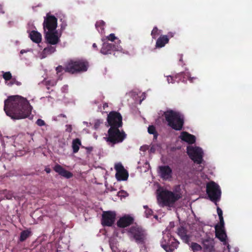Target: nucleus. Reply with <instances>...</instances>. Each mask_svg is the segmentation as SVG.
<instances>
[{
	"mask_svg": "<svg viewBox=\"0 0 252 252\" xmlns=\"http://www.w3.org/2000/svg\"><path fill=\"white\" fill-rule=\"evenodd\" d=\"M32 107L29 101L19 95L10 96L4 100L3 110L12 119L19 120L29 117Z\"/></svg>",
	"mask_w": 252,
	"mask_h": 252,
	"instance_id": "nucleus-1",
	"label": "nucleus"
},
{
	"mask_svg": "<svg viewBox=\"0 0 252 252\" xmlns=\"http://www.w3.org/2000/svg\"><path fill=\"white\" fill-rule=\"evenodd\" d=\"M162 116L167 123V125L173 129L180 131L183 129L185 123V116L180 112L168 109L163 112Z\"/></svg>",
	"mask_w": 252,
	"mask_h": 252,
	"instance_id": "nucleus-2",
	"label": "nucleus"
},
{
	"mask_svg": "<svg viewBox=\"0 0 252 252\" xmlns=\"http://www.w3.org/2000/svg\"><path fill=\"white\" fill-rule=\"evenodd\" d=\"M89 65V63L86 59H71L65 63V72L71 74L81 73L87 71Z\"/></svg>",
	"mask_w": 252,
	"mask_h": 252,
	"instance_id": "nucleus-3",
	"label": "nucleus"
},
{
	"mask_svg": "<svg viewBox=\"0 0 252 252\" xmlns=\"http://www.w3.org/2000/svg\"><path fill=\"white\" fill-rule=\"evenodd\" d=\"M181 195L178 193L166 189L159 192L158 195V200L162 206H172L177 201L181 198Z\"/></svg>",
	"mask_w": 252,
	"mask_h": 252,
	"instance_id": "nucleus-4",
	"label": "nucleus"
},
{
	"mask_svg": "<svg viewBox=\"0 0 252 252\" xmlns=\"http://www.w3.org/2000/svg\"><path fill=\"white\" fill-rule=\"evenodd\" d=\"M119 128L110 127L108 130V136L104 137L107 142L112 145L122 142L126 137L125 131H120Z\"/></svg>",
	"mask_w": 252,
	"mask_h": 252,
	"instance_id": "nucleus-5",
	"label": "nucleus"
},
{
	"mask_svg": "<svg viewBox=\"0 0 252 252\" xmlns=\"http://www.w3.org/2000/svg\"><path fill=\"white\" fill-rule=\"evenodd\" d=\"M206 192L210 199L214 202L220 200L221 190L219 186L213 181H211L207 184Z\"/></svg>",
	"mask_w": 252,
	"mask_h": 252,
	"instance_id": "nucleus-6",
	"label": "nucleus"
},
{
	"mask_svg": "<svg viewBox=\"0 0 252 252\" xmlns=\"http://www.w3.org/2000/svg\"><path fill=\"white\" fill-rule=\"evenodd\" d=\"M128 232L129 236L132 237L137 243H144L147 234L141 227L138 226H132L129 228Z\"/></svg>",
	"mask_w": 252,
	"mask_h": 252,
	"instance_id": "nucleus-7",
	"label": "nucleus"
},
{
	"mask_svg": "<svg viewBox=\"0 0 252 252\" xmlns=\"http://www.w3.org/2000/svg\"><path fill=\"white\" fill-rule=\"evenodd\" d=\"M57 22L58 19L55 16L48 13L44 17L43 23L44 32L57 31Z\"/></svg>",
	"mask_w": 252,
	"mask_h": 252,
	"instance_id": "nucleus-8",
	"label": "nucleus"
},
{
	"mask_svg": "<svg viewBox=\"0 0 252 252\" xmlns=\"http://www.w3.org/2000/svg\"><path fill=\"white\" fill-rule=\"evenodd\" d=\"M107 120L110 127H121L122 126V117L119 112H110L108 115Z\"/></svg>",
	"mask_w": 252,
	"mask_h": 252,
	"instance_id": "nucleus-9",
	"label": "nucleus"
},
{
	"mask_svg": "<svg viewBox=\"0 0 252 252\" xmlns=\"http://www.w3.org/2000/svg\"><path fill=\"white\" fill-rule=\"evenodd\" d=\"M188 155L190 158L196 163L200 164L203 160V151L200 148H188Z\"/></svg>",
	"mask_w": 252,
	"mask_h": 252,
	"instance_id": "nucleus-10",
	"label": "nucleus"
},
{
	"mask_svg": "<svg viewBox=\"0 0 252 252\" xmlns=\"http://www.w3.org/2000/svg\"><path fill=\"white\" fill-rule=\"evenodd\" d=\"M44 32L45 39L48 44L54 45L60 42V36L57 31H47Z\"/></svg>",
	"mask_w": 252,
	"mask_h": 252,
	"instance_id": "nucleus-11",
	"label": "nucleus"
},
{
	"mask_svg": "<svg viewBox=\"0 0 252 252\" xmlns=\"http://www.w3.org/2000/svg\"><path fill=\"white\" fill-rule=\"evenodd\" d=\"M114 168L116 171L115 176L118 181L127 180L128 177V173L121 163L116 164Z\"/></svg>",
	"mask_w": 252,
	"mask_h": 252,
	"instance_id": "nucleus-12",
	"label": "nucleus"
},
{
	"mask_svg": "<svg viewBox=\"0 0 252 252\" xmlns=\"http://www.w3.org/2000/svg\"><path fill=\"white\" fill-rule=\"evenodd\" d=\"M116 218V214L111 211L103 212L102 215L101 224L103 226H111L114 223Z\"/></svg>",
	"mask_w": 252,
	"mask_h": 252,
	"instance_id": "nucleus-13",
	"label": "nucleus"
},
{
	"mask_svg": "<svg viewBox=\"0 0 252 252\" xmlns=\"http://www.w3.org/2000/svg\"><path fill=\"white\" fill-rule=\"evenodd\" d=\"M158 169V173L163 180H167L172 177V170L168 165L159 166Z\"/></svg>",
	"mask_w": 252,
	"mask_h": 252,
	"instance_id": "nucleus-14",
	"label": "nucleus"
},
{
	"mask_svg": "<svg viewBox=\"0 0 252 252\" xmlns=\"http://www.w3.org/2000/svg\"><path fill=\"white\" fill-rule=\"evenodd\" d=\"M134 219L128 215L121 218L117 221V226L121 228H125L133 223Z\"/></svg>",
	"mask_w": 252,
	"mask_h": 252,
	"instance_id": "nucleus-15",
	"label": "nucleus"
},
{
	"mask_svg": "<svg viewBox=\"0 0 252 252\" xmlns=\"http://www.w3.org/2000/svg\"><path fill=\"white\" fill-rule=\"evenodd\" d=\"M54 170L58 173L60 175L66 178L69 179L73 177V174L65 170L64 168H63L61 165L57 164L55 165L53 168Z\"/></svg>",
	"mask_w": 252,
	"mask_h": 252,
	"instance_id": "nucleus-16",
	"label": "nucleus"
},
{
	"mask_svg": "<svg viewBox=\"0 0 252 252\" xmlns=\"http://www.w3.org/2000/svg\"><path fill=\"white\" fill-rule=\"evenodd\" d=\"M179 138L189 144H192L195 142L196 137L194 135L188 133L187 131H183L181 133Z\"/></svg>",
	"mask_w": 252,
	"mask_h": 252,
	"instance_id": "nucleus-17",
	"label": "nucleus"
},
{
	"mask_svg": "<svg viewBox=\"0 0 252 252\" xmlns=\"http://www.w3.org/2000/svg\"><path fill=\"white\" fill-rule=\"evenodd\" d=\"M118 46H116L112 43H104L101 47L100 52L102 54H111L113 51L118 49Z\"/></svg>",
	"mask_w": 252,
	"mask_h": 252,
	"instance_id": "nucleus-18",
	"label": "nucleus"
},
{
	"mask_svg": "<svg viewBox=\"0 0 252 252\" xmlns=\"http://www.w3.org/2000/svg\"><path fill=\"white\" fill-rule=\"evenodd\" d=\"M177 234L184 243L189 244L190 237L187 234V230L185 227H179L177 230Z\"/></svg>",
	"mask_w": 252,
	"mask_h": 252,
	"instance_id": "nucleus-19",
	"label": "nucleus"
},
{
	"mask_svg": "<svg viewBox=\"0 0 252 252\" xmlns=\"http://www.w3.org/2000/svg\"><path fill=\"white\" fill-rule=\"evenodd\" d=\"M179 244V241L174 238L172 239V241L171 242L169 247L167 246V245H165V243H164V244H162V248L166 252H173L178 248Z\"/></svg>",
	"mask_w": 252,
	"mask_h": 252,
	"instance_id": "nucleus-20",
	"label": "nucleus"
},
{
	"mask_svg": "<svg viewBox=\"0 0 252 252\" xmlns=\"http://www.w3.org/2000/svg\"><path fill=\"white\" fill-rule=\"evenodd\" d=\"M203 247L206 252H211L214 249L213 240L207 238L202 241Z\"/></svg>",
	"mask_w": 252,
	"mask_h": 252,
	"instance_id": "nucleus-21",
	"label": "nucleus"
},
{
	"mask_svg": "<svg viewBox=\"0 0 252 252\" xmlns=\"http://www.w3.org/2000/svg\"><path fill=\"white\" fill-rule=\"evenodd\" d=\"M169 42V39L167 35H161L158 38L156 43L157 48H162L164 47L166 44Z\"/></svg>",
	"mask_w": 252,
	"mask_h": 252,
	"instance_id": "nucleus-22",
	"label": "nucleus"
},
{
	"mask_svg": "<svg viewBox=\"0 0 252 252\" xmlns=\"http://www.w3.org/2000/svg\"><path fill=\"white\" fill-rule=\"evenodd\" d=\"M29 35L31 39L36 43H39L41 41V34L37 31H32Z\"/></svg>",
	"mask_w": 252,
	"mask_h": 252,
	"instance_id": "nucleus-23",
	"label": "nucleus"
},
{
	"mask_svg": "<svg viewBox=\"0 0 252 252\" xmlns=\"http://www.w3.org/2000/svg\"><path fill=\"white\" fill-rule=\"evenodd\" d=\"M215 234L220 241L225 242L226 241V234L224 229L215 228Z\"/></svg>",
	"mask_w": 252,
	"mask_h": 252,
	"instance_id": "nucleus-24",
	"label": "nucleus"
},
{
	"mask_svg": "<svg viewBox=\"0 0 252 252\" xmlns=\"http://www.w3.org/2000/svg\"><path fill=\"white\" fill-rule=\"evenodd\" d=\"M32 234V232L31 230L27 229L22 231L19 237V240L20 242L25 241L28 238L31 236Z\"/></svg>",
	"mask_w": 252,
	"mask_h": 252,
	"instance_id": "nucleus-25",
	"label": "nucleus"
},
{
	"mask_svg": "<svg viewBox=\"0 0 252 252\" xmlns=\"http://www.w3.org/2000/svg\"><path fill=\"white\" fill-rule=\"evenodd\" d=\"M173 238H174L172 237V236L169 233L167 234L166 235H164L160 242L161 247L162 248V244H164V243H165V245H167V246L169 247L171 244V242L172 241Z\"/></svg>",
	"mask_w": 252,
	"mask_h": 252,
	"instance_id": "nucleus-26",
	"label": "nucleus"
},
{
	"mask_svg": "<svg viewBox=\"0 0 252 252\" xmlns=\"http://www.w3.org/2000/svg\"><path fill=\"white\" fill-rule=\"evenodd\" d=\"M81 145V141L79 138H76L72 141V147L73 153H76L78 152Z\"/></svg>",
	"mask_w": 252,
	"mask_h": 252,
	"instance_id": "nucleus-27",
	"label": "nucleus"
},
{
	"mask_svg": "<svg viewBox=\"0 0 252 252\" xmlns=\"http://www.w3.org/2000/svg\"><path fill=\"white\" fill-rule=\"evenodd\" d=\"M51 45L48 46L44 49L42 51L43 57L45 58L47 55H50L56 51V48Z\"/></svg>",
	"mask_w": 252,
	"mask_h": 252,
	"instance_id": "nucleus-28",
	"label": "nucleus"
},
{
	"mask_svg": "<svg viewBox=\"0 0 252 252\" xmlns=\"http://www.w3.org/2000/svg\"><path fill=\"white\" fill-rule=\"evenodd\" d=\"M105 26V22L102 20L97 21L95 23V26L98 32L101 33L104 32V27Z\"/></svg>",
	"mask_w": 252,
	"mask_h": 252,
	"instance_id": "nucleus-29",
	"label": "nucleus"
},
{
	"mask_svg": "<svg viewBox=\"0 0 252 252\" xmlns=\"http://www.w3.org/2000/svg\"><path fill=\"white\" fill-rule=\"evenodd\" d=\"M184 74V72H181L180 73L177 74L175 76V77L172 76H167V80L168 83H175V80L178 78L182 77Z\"/></svg>",
	"mask_w": 252,
	"mask_h": 252,
	"instance_id": "nucleus-30",
	"label": "nucleus"
},
{
	"mask_svg": "<svg viewBox=\"0 0 252 252\" xmlns=\"http://www.w3.org/2000/svg\"><path fill=\"white\" fill-rule=\"evenodd\" d=\"M190 247L193 252H199L202 250V247L198 244L194 242L191 243Z\"/></svg>",
	"mask_w": 252,
	"mask_h": 252,
	"instance_id": "nucleus-31",
	"label": "nucleus"
},
{
	"mask_svg": "<svg viewBox=\"0 0 252 252\" xmlns=\"http://www.w3.org/2000/svg\"><path fill=\"white\" fill-rule=\"evenodd\" d=\"M57 81L54 79L47 80L45 82V85L47 87V88L49 89V86L53 87L57 84Z\"/></svg>",
	"mask_w": 252,
	"mask_h": 252,
	"instance_id": "nucleus-32",
	"label": "nucleus"
},
{
	"mask_svg": "<svg viewBox=\"0 0 252 252\" xmlns=\"http://www.w3.org/2000/svg\"><path fill=\"white\" fill-rule=\"evenodd\" d=\"M151 36L153 39H156L158 35L159 34V32L157 27H155L151 32Z\"/></svg>",
	"mask_w": 252,
	"mask_h": 252,
	"instance_id": "nucleus-33",
	"label": "nucleus"
},
{
	"mask_svg": "<svg viewBox=\"0 0 252 252\" xmlns=\"http://www.w3.org/2000/svg\"><path fill=\"white\" fill-rule=\"evenodd\" d=\"M2 76L6 81H10L12 78L11 73L9 71L3 72Z\"/></svg>",
	"mask_w": 252,
	"mask_h": 252,
	"instance_id": "nucleus-34",
	"label": "nucleus"
},
{
	"mask_svg": "<svg viewBox=\"0 0 252 252\" xmlns=\"http://www.w3.org/2000/svg\"><path fill=\"white\" fill-rule=\"evenodd\" d=\"M144 208L146 209L145 211V215L147 218H149L153 214V211L149 208L147 206H144Z\"/></svg>",
	"mask_w": 252,
	"mask_h": 252,
	"instance_id": "nucleus-35",
	"label": "nucleus"
},
{
	"mask_svg": "<svg viewBox=\"0 0 252 252\" xmlns=\"http://www.w3.org/2000/svg\"><path fill=\"white\" fill-rule=\"evenodd\" d=\"M220 223L215 226V228H221L224 229V222L223 218L219 219Z\"/></svg>",
	"mask_w": 252,
	"mask_h": 252,
	"instance_id": "nucleus-36",
	"label": "nucleus"
},
{
	"mask_svg": "<svg viewBox=\"0 0 252 252\" xmlns=\"http://www.w3.org/2000/svg\"><path fill=\"white\" fill-rule=\"evenodd\" d=\"M148 132L151 134H155L156 132H157L155 126L153 125L149 126L148 128Z\"/></svg>",
	"mask_w": 252,
	"mask_h": 252,
	"instance_id": "nucleus-37",
	"label": "nucleus"
},
{
	"mask_svg": "<svg viewBox=\"0 0 252 252\" xmlns=\"http://www.w3.org/2000/svg\"><path fill=\"white\" fill-rule=\"evenodd\" d=\"M9 84L11 86L14 84H16L17 86H20L21 85L22 83L18 81L15 78L12 77V78L10 80Z\"/></svg>",
	"mask_w": 252,
	"mask_h": 252,
	"instance_id": "nucleus-38",
	"label": "nucleus"
},
{
	"mask_svg": "<svg viewBox=\"0 0 252 252\" xmlns=\"http://www.w3.org/2000/svg\"><path fill=\"white\" fill-rule=\"evenodd\" d=\"M65 64H64V66L63 67L62 65H59L56 68V70L57 71V73H60L62 72L63 70L65 71Z\"/></svg>",
	"mask_w": 252,
	"mask_h": 252,
	"instance_id": "nucleus-39",
	"label": "nucleus"
},
{
	"mask_svg": "<svg viewBox=\"0 0 252 252\" xmlns=\"http://www.w3.org/2000/svg\"><path fill=\"white\" fill-rule=\"evenodd\" d=\"M36 124L38 126H43L45 125V122L41 119H37V120L36 122Z\"/></svg>",
	"mask_w": 252,
	"mask_h": 252,
	"instance_id": "nucleus-40",
	"label": "nucleus"
},
{
	"mask_svg": "<svg viewBox=\"0 0 252 252\" xmlns=\"http://www.w3.org/2000/svg\"><path fill=\"white\" fill-rule=\"evenodd\" d=\"M107 39L108 40L113 41L115 39H116V37L114 33H111L108 36H107Z\"/></svg>",
	"mask_w": 252,
	"mask_h": 252,
	"instance_id": "nucleus-41",
	"label": "nucleus"
},
{
	"mask_svg": "<svg viewBox=\"0 0 252 252\" xmlns=\"http://www.w3.org/2000/svg\"><path fill=\"white\" fill-rule=\"evenodd\" d=\"M217 211L219 219L222 218V211L221 210V209L220 207H218Z\"/></svg>",
	"mask_w": 252,
	"mask_h": 252,
	"instance_id": "nucleus-42",
	"label": "nucleus"
},
{
	"mask_svg": "<svg viewBox=\"0 0 252 252\" xmlns=\"http://www.w3.org/2000/svg\"><path fill=\"white\" fill-rule=\"evenodd\" d=\"M175 32H168L167 35H166L168 36V38L169 39V38L173 37L174 36V35H175Z\"/></svg>",
	"mask_w": 252,
	"mask_h": 252,
	"instance_id": "nucleus-43",
	"label": "nucleus"
},
{
	"mask_svg": "<svg viewBox=\"0 0 252 252\" xmlns=\"http://www.w3.org/2000/svg\"><path fill=\"white\" fill-rule=\"evenodd\" d=\"M85 149L87 150V154H90L93 150V148L92 147H85Z\"/></svg>",
	"mask_w": 252,
	"mask_h": 252,
	"instance_id": "nucleus-44",
	"label": "nucleus"
},
{
	"mask_svg": "<svg viewBox=\"0 0 252 252\" xmlns=\"http://www.w3.org/2000/svg\"><path fill=\"white\" fill-rule=\"evenodd\" d=\"M66 130L68 132H71L72 130V127L71 125H66Z\"/></svg>",
	"mask_w": 252,
	"mask_h": 252,
	"instance_id": "nucleus-45",
	"label": "nucleus"
},
{
	"mask_svg": "<svg viewBox=\"0 0 252 252\" xmlns=\"http://www.w3.org/2000/svg\"><path fill=\"white\" fill-rule=\"evenodd\" d=\"M4 11L3 9V6L1 4H0V13H4Z\"/></svg>",
	"mask_w": 252,
	"mask_h": 252,
	"instance_id": "nucleus-46",
	"label": "nucleus"
},
{
	"mask_svg": "<svg viewBox=\"0 0 252 252\" xmlns=\"http://www.w3.org/2000/svg\"><path fill=\"white\" fill-rule=\"evenodd\" d=\"M45 171H46V172L47 173H50L51 172V169L50 168H48V167H46L45 169Z\"/></svg>",
	"mask_w": 252,
	"mask_h": 252,
	"instance_id": "nucleus-47",
	"label": "nucleus"
},
{
	"mask_svg": "<svg viewBox=\"0 0 252 252\" xmlns=\"http://www.w3.org/2000/svg\"><path fill=\"white\" fill-rule=\"evenodd\" d=\"M154 135V139H156L158 136V132H156L155 134H153Z\"/></svg>",
	"mask_w": 252,
	"mask_h": 252,
	"instance_id": "nucleus-48",
	"label": "nucleus"
},
{
	"mask_svg": "<svg viewBox=\"0 0 252 252\" xmlns=\"http://www.w3.org/2000/svg\"><path fill=\"white\" fill-rule=\"evenodd\" d=\"M59 117H64L66 118V116L64 114H61L58 116Z\"/></svg>",
	"mask_w": 252,
	"mask_h": 252,
	"instance_id": "nucleus-49",
	"label": "nucleus"
},
{
	"mask_svg": "<svg viewBox=\"0 0 252 252\" xmlns=\"http://www.w3.org/2000/svg\"><path fill=\"white\" fill-rule=\"evenodd\" d=\"M196 79V78L192 77V78H190L189 80L191 82H193V79Z\"/></svg>",
	"mask_w": 252,
	"mask_h": 252,
	"instance_id": "nucleus-50",
	"label": "nucleus"
},
{
	"mask_svg": "<svg viewBox=\"0 0 252 252\" xmlns=\"http://www.w3.org/2000/svg\"><path fill=\"white\" fill-rule=\"evenodd\" d=\"M98 126H99V124L96 123L94 125L95 128H96Z\"/></svg>",
	"mask_w": 252,
	"mask_h": 252,
	"instance_id": "nucleus-51",
	"label": "nucleus"
},
{
	"mask_svg": "<svg viewBox=\"0 0 252 252\" xmlns=\"http://www.w3.org/2000/svg\"><path fill=\"white\" fill-rule=\"evenodd\" d=\"M93 47L94 48H96V47H97V45H96V44L95 43H94V44H93Z\"/></svg>",
	"mask_w": 252,
	"mask_h": 252,
	"instance_id": "nucleus-52",
	"label": "nucleus"
},
{
	"mask_svg": "<svg viewBox=\"0 0 252 252\" xmlns=\"http://www.w3.org/2000/svg\"><path fill=\"white\" fill-rule=\"evenodd\" d=\"M25 52V51L24 50H22L21 51H20V53L21 54H23Z\"/></svg>",
	"mask_w": 252,
	"mask_h": 252,
	"instance_id": "nucleus-53",
	"label": "nucleus"
},
{
	"mask_svg": "<svg viewBox=\"0 0 252 252\" xmlns=\"http://www.w3.org/2000/svg\"><path fill=\"white\" fill-rule=\"evenodd\" d=\"M146 164H147L149 166H150V164H149V163L146 162Z\"/></svg>",
	"mask_w": 252,
	"mask_h": 252,
	"instance_id": "nucleus-54",
	"label": "nucleus"
},
{
	"mask_svg": "<svg viewBox=\"0 0 252 252\" xmlns=\"http://www.w3.org/2000/svg\"><path fill=\"white\" fill-rule=\"evenodd\" d=\"M227 248H228V249H229V245L227 246Z\"/></svg>",
	"mask_w": 252,
	"mask_h": 252,
	"instance_id": "nucleus-55",
	"label": "nucleus"
},
{
	"mask_svg": "<svg viewBox=\"0 0 252 252\" xmlns=\"http://www.w3.org/2000/svg\"><path fill=\"white\" fill-rule=\"evenodd\" d=\"M229 252H230L229 251Z\"/></svg>",
	"mask_w": 252,
	"mask_h": 252,
	"instance_id": "nucleus-56",
	"label": "nucleus"
}]
</instances>
